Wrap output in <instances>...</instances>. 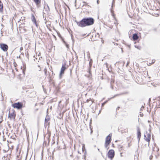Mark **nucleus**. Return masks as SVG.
<instances>
[{
	"label": "nucleus",
	"instance_id": "obj_1",
	"mask_svg": "<svg viewBox=\"0 0 160 160\" xmlns=\"http://www.w3.org/2000/svg\"><path fill=\"white\" fill-rule=\"evenodd\" d=\"M94 19L91 17L84 18L79 22L75 21L77 25L82 28L92 25L94 23Z\"/></svg>",
	"mask_w": 160,
	"mask_h": 160
},
{
	"label": "nucleus",
	"instance_id": "obj_2",
	"mask_svg": "<svg viewBox=\"0 0 160 160\" xmlns=\"http://www.w3.org/2000/svg\"><path fill=\"white\" fill-rule=\"evenodd\" d=\"M112 134H110L108 135L106 138L105 142V147L108 149L109 148L108 146L109 145L111 142V137Z\"/></svg>",
	"mask_w": 160,
	"mask_h": 160
},
{
	"label": "nucleus",
	"instance_id": "obj_3",
	"mask_svg": "<svg viewBox=\"0 0 160 160\" xmlns=\"http://www.w3.org/2000/svg\"><path fill=\"white\" fill-rule=\"evenodd\" d=\"M12 107L14 108H16L18 109H20L22 108L23 104L20 102L15 103L12 104Z\"/></svg>",
	"mask_w": 160,
	"mask_h": 160
},
{
	"label": "nucleus",
	"instance_id": "obj_4",
	"mask_svg": "<svg viewBox=\"0 0 160 160\" xmlns=\"http://www.w3.org/2000/svg\"><path fill=\"white\" fill-rule=\"evenodd\" d=\"M108 158L111 159H112L115 155V152L113 150L111 149L109 151L108 153Z\"/></svg>",
	"mask_w": 160,
	"mask_h": 160
},
{
	"label": "nucleus",
	"instance_id": "obj_5",
	"mask_svg": "<svg viewBox=\"0 0 160 160\" xmlns=\"http://www.w3.org/2000/svg\"><path fill=\"white\" fill-rule=\"evenodd\" d=\"M0 47L3 51L6 52L8 49V46L6 44H0Z\"/></svg>",
	"mask_w": 160,
	"mask_h": 160
},
{
	"label": "nucleus",
	"instance_id": "obj_6",
	"mask_svg": "<svg viewBox=\"0 0 160 160\" xmlns=\"http://www.w3.org/2000/svg\"><path fill=\"white\" fill-rule=\"evenodd\" d=\"M66 64H63L61 68L59 75V78H61L62 74L64 73V71L66 69Z\"/></svg>",
	"mask_w": 160,
	"mask_h": 160
},
{
	"label": "nucleus",
	"instance_id": "obj_7",
	"mask_svg": "<svg viewBox=\"0 0 160 160\" xmlns=\"http://www.w3.org/2000/svg\"><path fill=\"white\" fill-rule=\"evenodd\" d=\"M144 139L146 141L148 142V144L149 145V142L151 139V135L148 133L146 136L144 135Z\"/></svg>",
	"mask_w": 160,
	"mask_h": 160
},
{
	"label": "nucleus",
	"instance_id": "obj_8",
	"mask_svg": "<svg viewBox=\"0 0 160 160\" xmlns=\"http://www.w3.org/2000/svg\"><path fill=\"white\" fill-rule=\"evenodd\" d=\"M137 138L138 139V142L140 141V139L141 137V133L140 131V129L139 127H137Z\"/></svg>",
	"mask_w": 160,
	"mask_h": 160
},
{
	"label": "nucleus",
	"instance_id": "obj_9",
	"mask_svg": "<svg viewBox=\"0 0 160 160\" xmlns=\"http://www.w3.org/2000/svg\"><path fill=\"white\" fill-rule=\"evenodd\" d=\"M33 1L35 3L37 7L39 8L40 7L41 0H33Z\"/></svg>",
	"mask_w": 160,
	"mask_h": 160
},
{
	"label": "nucleus",
	"instance_id": "obj_10",
	"mask_svg": "<svg viewBox=\"0 0 160 160\" xmlns=\"http://www.w3.org/2000/svg\"><path fill=\"white\" fill-rule=\"evenodd\" d=\"M31 19L32 21L34 23V24H35L36 26L37 27L38 26V25H37V24L35 18L34 17V16L33 15V14H32Z\"/></svg>",
	"mask_w": 160,
	"mask_h": 160
},
{
	"label": "nucleus",
	"instance_id": "obj_11",
	"mask_svg": "<svg viewBox=\"0 0 160 160\" xmlns=\"http://www.w3.org/2000/svg\"><path fill=\"white\" fill-rule=\"evenodd\" d=\"M132 38L134 41L137 40L138 38L137 34L136 33L134 34L132 36Z\"/></svg>",
	"mask_w": 160,
	"mask_h": 160
},
{
	"label": "nucleus",
	"instance_id": "obj_12",
	"mask_svg": "<svg viewBox=\"0 0 160 160\" xmlns=\"http://www.w3.org/2000/svg\"><path fill=\"white\" fill-rule=\"evenodd\" d=\"M14 112H12L11 113H9V117H10L11 118H15V116H14Z\"/></svg>",
	"mask_w": 160,
	"mask_h": 160
},
{
	"label": "nucleus",
	"instance_id": "obj_13",
	"mask_svg": "<svg viewBox=\"0 0 160 160\" xmlns=\"http://www.w3.org/2000/svg\"><path fill=\"white\" fill-rule=\"evenodd\" d=\"M3 11V4L2 2L0 1V12H2Z\"/></svg>",
	"mask_w": 160,
	"mask_h": 160
},
{
	"label": "nucleus",
	"instance_id": "obj_14",
	"mask_svg": "<svg viewBox=\"0 0 160 160\" xmlns=\"http://www.w3.org/2000/svg\"><path fill=\"white\" fill-rule=\"evenodd\" d=\"M114 80L112 78L111 79L110 86L112 89H113V84L114 83Z\"/></svg>",
	"mask_w": 160,
	"mask_h": 160
},
{
	"label": "nucleus",
	"instance_id": "obj_15",
	"mask_svg": "<svg viewBox=\"0 0 160 160\" xmlns=\"http://www.w3.org/2000/svg\"><path fill=\"white\" fill-rule=\"evenodd\" d=\"M50 117L48 115H47L45 119V121L48 122L50 120Z\"/></svg>",
	"mask_w": 160,
	"mask_h": 160
},
{
	"label": "nucleus",
	"instance_id": "obj_16",
	"mask_svg": "<svg viewBox=\"0 0 160 160\" xmlns=\"http://www.w3.org/2000/svg\"><path fill=\"white\" fill-rule=\"evenodd\" d=\"M50 124V122H48L45 121L44 123V126L45 128L46 127L47 125H49Z\"/></svg>",
	"mask_w": 160,
	"mask_h": 160
},
{
	"label": "nucleus",
	"instance_id": "obj_17",
	"mask_svg": "<svg viewBox=\"0 0 160 160\" xmlns=\"http://www.w3.org/2000/svg\"><path fill=\"white\" fill-rule=\"evenodd\" d=\"M128 93V92H123L122 93H121L119 94L116 95L115 96H117L118 95H122L123 94H127Z\"/></svg>",
	"mask_w": 160,
	"mask_h": 160
},
{
	"label": "nucleus",
	"instance_id": "obj_18",
	"mask_svg": "<svg viewBox=\"0 0 160 160\" xmlns=\"http://www.w3.org/2000/svg\"><path fill=\"white\" fill-rule=\"evenodd\" d=\"M157 106L158 108H160V101H158V102H157Z\"/></svg>",
	"mask_w": 160,
	"mask_h": 160
},
{
	"label": "nucleus",
	"instance_id": "obj_19",
	"mask_svg": "<svg viewBox=\"0 0 160 160\" xmlns=\"http://www.w3.org/2000/svg\"><path fill=\"white\" fill-rule=\"evenodd\" d=\"M63 42L65 43V44H66V47L68 48V44L66 43L65 41H64Z\"/></svg>",
	"mask_w": 160,
	"mask_h": 160
},
{
	"label": "nucleus",
	"instance_id": "obj_20",
	"mask_svg": "<svg viewBox=\"0 0 160 160\" xmlns=\"http://www.w3.org/2000/svg\"><path fill=\"white\" fill-rule=\"evenodd\" d=\"M44 71L45 72V74L46 75L47 74V69H46V68H44Z\"/></svg>",
	"mask_w": 160,
	"mask_h": 160
},
{
	"label": "nucleus",
	"instance_id": "obj_21",
	"mask_svg": "<svg viewBox=\"0 0 160 160\" xmlns=\"http://www.w3.org/2000/svg\"><path fill=\"white\" fill-rule=\"evenodd\" d=\"M114 0H113V1H112V7L113 6H114Z\"/></svg>",
	"mask_w": 160,
	"mask_h": 160
},
{
	"label": "nucleus",
	"instance_id": "obj_22",
	"mask_svg": "<svg viewBox=\"0 0 160 160\" xmlns=\"http://www.w3.org/2000/svg\"><path fill=\"white\" fill-rule=\"evenodd\" d=\"M46 6H47V8H46V9H47V11H48L47 9H48V10H49V7L48 6V5H47Z\"/></svg>",
	"mask_w": 160,
	"mask_h": 160
},
{
	"label": "nucleus",
	"instance_id": "obj_23",
	"mask_svg": "<svg viewBox=\"0 0 160 160\" xmlns=\"http://www.w3.org/2000/svg\"><path fill=\"white\" fill-rule=\"evenodd\" d=\"M144 108V107L143 106H142L141 108L140 109V111H141L142 110V109Z\"/></svg>",
	"mask_w": 160,
	"mask_h": 160
},
{
	"label": "nucleus",
	"instance_id": "obj_24",
	"mask_svg": "<svg viewBox=\"0 0 160 160\" xmlns=\"http://www.w3.org/2000/svg\"><path fill=\"white\" fill-rule=\"evenodd\" d=\"M91 100V99H87V100H86V102L87 103H88L89 102V101H90Z\"/></svg>",
	"mask_w": 160,
	"mask_h": 160
},
{
	"label": "nucleus",
	"instance_id": "obj_25",
	"mask_svg": "<svg viewBox=\"0 0 160 160\" xmlns=\"http://www.w3.org/2000/svg\"><path fill=\"white\" fill-rule=\"evenodd\" d=\"M99 0H97V3L98 4H99Z\"/></svg>",
	"mask_w": 160,
	"mask_h": 160
},
{
	"label": "nucleus",
	"instance_id": "obj_26",
	"mask_svg": "<svg viewBox=\"0 0 160 160\" xmlns=\"http://www.w3.org/2000/svg\"><path fill=\"white\" fill-rule=\"evenodd\" d=\"M140 116L141 117H142L143 116V114L142 113H141V114H140Z\"/></svg>",
	"mask_w": 160,
	"mask_h": 160
},
{
	"label": "nucleus",
	"instance_id": "obj_27",
	"mask_svg": "<svg viewBox=\"0 0 160 160\" xmlns=\"http://www.w3.org/2000/svg\"><path fill=\"white\" fill-rule=\"evenodd\" d=\"M129 62H127V65H126V66H127L129 64Z\"/></svg>",
	"mask_w": 160,
	"mask_h": 160
},
{
	"label": "nucleus",
	"instance_id": "obj_28",
	"mask_svg": "<svg viewBox=\"0 0 160 160\" xmlns=\"http://www.w3.org/2000/svg\"><path fill=\"white\" fill-rule=\"evenodd\" d=\"M83 2V3H85V5H87V3H86V2H84V1H83V2Z\"/></svg>",
	"mask_w": 160,
	"mask_h": 160
},
{
	"label": "nucleus",
	"instance_id": "obj_29",
	"mask_svg": "<svg viewBox=\"0 0 160 160\" xmlns=\"http://www.w3.org/2000/svg\"><path fill=\"white\" fill-rule=\"evenodd\" d=\"M122 146H120L119 148V149L120 150H122Z\"/></svg>",
	"mask_w": 160,
	"mask_h": 160
},
{
	"label": "nucleus",
	"instance_id": "obj_30",
	"mask_svg": "<svg viewBox=\"0 0 160 160\" xmlns=\"http://www.w3.org/2000/svg\"><path fill=\"white\" fill-rule=\"evenodd\" d=\"M3 118V116H0V119H2Z\"/></svg>",
	"mask_w": 160,
	"mask_h": 160
},
{
	"label": "nucleus",
	"instance_id": "obj_31",
	"mask_svg": "<svg viewBox=\"0 0 160 160\" xmlns=\"http://www.w3.org/2000/svg\"><path fill=\"white\" fill-rule=\"evenodd\" d=\"M155 60H152V63H153L155 62Z\"/></svg>",
	"mask_w": 160,
	"mask_h": 160
},
{
	"label": "nucleus",
	"instance_id": "obj_32",
	"mask_svg": "<svg viewBox=\"0 0 160 160\" xmlns=\"http://www.w3.org/2000/svg\"><path fill=\"white\" fill-rule=\"evenodd\" d=\"M3 120H2L1 121H0V124L2 122Z\"/></svg>",
	"mask_w": 160,
	"mask_h": 160
},
{
	"label": "nucleus",
	"instance_id": "obj_33",
	"mask_svg": "<svg viewBox=\"0 0 160 160\" xmlns=\"http://www.w3.org/2000/svg\"><path fill=\"white\" fill-rule=\"evenodd\" d=\"M122 152H121L120 153V156L121 157H122Z\"/></svg>",
	"mask_w": 160,
	"mask_h": 160
},
{
	"label": "nucleus",
	"instance_id": "obj_34",
	"mask_svg": "<svg viewBox=\"0 0 160 160\" xmlns=\"http://www.w3.org/2000/svg\"><path fill=\"white\" fill-rule=\"evenodd\" d=\"M119 108H120V107H118L117 108V109H118H118H119Z\"/></svg>",
	"mask_w": 160,
	"mask_h": 160
},
{
	"label": "nucleus",
	"instance_id": "obj_35",
	"mask_svg": "<svg viewBox=\"0 0 160 160\" xmlns=\"http://www.w3.org/2000/svg\"><path fill=\"white\" fill-rule=\"evenodd\" d=\"M105 64L106 65V67H107V66H108V64H107V63H105Z\"/></svg>",
	"mask_w": 160,
	"mask_h": 160
},
{
	"label": "nucleus",
	"instance_id": "obj_36",
	"mask_svg": "<svg viewBox=\"0 0 160 160\" xmlns=\"http://www.w3.org/2000/svg\"><path fill=\"white\" fill-rule=\"evenodd\" d=\"M45 6H46V5H44V9H45Z\"/></svg>",
	"mask_w": 160,
	"mask_h": 160
},
{
	"label": "nucleus",
	"instance_id": "obj_37",
	"mask_svg": "<svg viewBox=\"0 0 160 160\" xmlns=\"http://www.w3.org/2000/svg\"><path fill=\"white\" fill-rule=\"evenodd\" d=\"M38 70L40 71L41 70V68H40V69Z\"/></svg>",
	"mask_w": 160,
	"mask_h": 160
},
{
	"label": "nucleus",
	"instance_id": "obj_38",
	"mask_svg": "<svg viewBox=\"0 0 160 160\" xmlns=\"http://www.w3.org/2000/svg\"><path fill=\"white\" fill-rule=\"evenodd\" d=\"M104 104V103H103L102 104V105H103Z\"/></svg>",
	"mask_w": 160,
	"mask_h": 160
},
{
	"label": "nucleus",
	"instance_id": "obj_39",
	"mask_svg": "<svg viewBox=\"0 0 160 160\" xmlns=\"http://www.w3.org/2000/svg\"><path fill=\"white\" fill-rule=\"evenodd\" d=\"M112 9H111V12H112Z\"/></svg>",
	"mask_w": 160,
	"mask_h": 160
},
{
	"label": "nucleus",
	"instance_id": "obj_40",
	"mask_svg": "<svg viewBox=\"0 0 160 160\" xmlns=\"http://www.w3.org/2000/svg\"><path fill=\"white\" fill-rule=\"evenodd\" d=\"M3 151L5 152H6V151L4 150H3Z\"/></svg>",
	"mask_w": 160,
	"mask_h": 160
},
{
	"label": "nucleus",
	"instance_id": "obj_41",
	"mask_svg": "<svg viewBox=\"0 0 160 160\" xmlns=\"http://www.w3.org/2000/svg\"><path fill=\"white\" fill-rule=\"evenodd\" d=\"M28 91V90H26V92H27Z\"/></svg>",
	"mask_w": 160,
	"mask_h": 160
},
{
	"label": "nucleus",
	"instance_id": "obj_42",
	"mask_svg": "<svg viewBox=\"0 0 160 160\" xmlns=\"http://www.w3.org/2000/svg\"><path fill=\"white\" fill-rule=\"evenodd\" d=\"M38 67L40 68V66H39L38 65Z\"/></svg>",
	"mask_w": 160,
	"mask_h": 160
}]
</instances>
